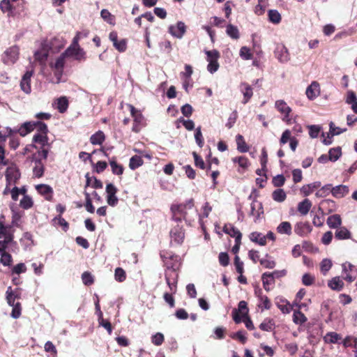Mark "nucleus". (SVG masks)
I'll return each mask as SVG.
<instances>
[{
  "label": "nucleus",
  "instance_id": "nucleus-4",
  "mask_svg": "<svg viewBox=\"0 0 357 357\" xmlns=\"http://www.w3.org/2000/svg\"><path fill=\"white\" fill-rule=\"evenodd\" d=\"M169 236L171 238L170 244L181 245L183 244L185 239V229L183 225L176 224L169 231Z\"/></svg>",
  "mask_w": 357,
  "mask_h": 357
},
{
  "label": "nucleus",
  "instance_id": "nucleus-38",
  "mask_svg": "<svg viewBox=\"0 0 357 357\" xmlns=\"http://www.w3.org/2000/svg\"><path fill=\"white\" fill-rule=\"evenodd\" d=\"M321 186L319 181L314 182L312 183L303 185L301 188V192L305 196H308L312 194L315 189L319 188Z\"/></svg>",
  "mask_w": 357,
  "mask_h": 357
},
{
  "label": "nucleus",
  "instance_id": "nucleus-59",
  "mask_svg": "<svg viewBox=\"0 0 357 357\" xmlns=\"http://www.w3.org/2000/svg\"><path fill=\"white\" fill-rule=\"evenodd\" d=\"M0 254L1 255L0 259L1 263L3 266H10L13 261L11 255L6 251H3V252H1Z\"/></svg>",
  "mask_w": 357,
  "mask_h": 357
},
{
  "label": "nucleus",
  "instance_id": "nucleus-1",
  "mask_svg": "<svg viewBox=\"0 0 357 357\" xmlns=\"http://www.w3.org/2000/svg\"><path fill=\"white\" fill-rule=\"evenodd\" d=\"M195 206V202L192 198L187 200L183 204H172L170 207L172 213V220L179 224L183 220H185L187 215V210L192 209Z\"/></svg>",
  "mask_w": 357,
  "mask_h": 357
},
{
  "label": "nucleus",
  "instance_id": "nucleus-35",
  "mask_svg": "<svg viewBox=\"0 0 357 357\" xmlns=\"http://www.w3.org/2000/svg\"><path fill=\"white\" fill-rule=\"evenodd\" d=\"M342 224V219L340 215L335 214L331 215L327 219V225L330 228L335 229L339 227Z\"/></svg>",
  "mask_w": 357,
  "mask_h": 357
},
{
  "label": "nucleus",
  "instance_id": "nucleus-37",
  "mask_svg": "<svg viewBox=\"0 0 357 357\" xmlns=\"http://www.w3.org/2000/svg\"><path fill=\"white\" fill-rule=\"evenodd\" d=\"M250 240L260 245H265L266 244V237L259 232L255 231L251 233Z\"/></svg>",
  "mask_w": 357,
  "mask_h": 357
},
{
  "label": "nucleus",
  "instance_id": "nucleus-41",
  "mask_svg": "<svg viewBox=\"0 0 357 357\" xmlns=\"http://www.w3.org/2000/svg\"><path fill=\"white\" fill-rule=\"evenodd\" d=\"M143 163H144V161H143V159L142 158V157L139 155H135L132 157H131V158L130 159L129 167L131 169L135 170L137 168L142 166L143 165Z\"/></svg>",
  "mask_w": 357,
  "mask_h": 357
},
{
  "label": "nucleus",
  "instance_id": "nucleus-14",
  "mask_svg": "<svg viewBox=\"0 0 357 357\" xmlns=\"http://www.w3.org/2000/svg\"><path fill=\"white\" fill-rule=\"evenodd\" d=\"M33 75V70H27L22 76L20 82V88L26 94L31 91V81Z\"/></svg>",
  "mask_w": 357,
  "mask_h": 357
},
{
  "label": "nucleus",
  "instance_id": "nucleus-32",
  "mask_svg": "<svg viewBox=\"0 0 357 357\" xmlns=\"http://www.w3.org/2000/svg\"><path fill=\"white\" fill-rule=\"evenodd\" d=\"M277 232L280 234H287L288 236H290L292 234V227L291 225L289 222H282L278 227H277Z\"/></svg>",
  "mask_w": 357,
  "mask_h": 357
},
{
  "label": "nucleus",
  "instance_id": "nucleus-7",
  "mask_svg": "<svg viewBox=\"0 0 357 357\" xmlns=\"http://www.w3.org/2000/svg\"><path fill=\"white\" fill-rule=\"evenodd\" d=\"M207 55L206 60L208 62L207 66V70L211 73H213L216 72L219 68L218 59L220 58V52L216 50L206 51Z\"/></svg>",
  "mask_w": 357,
  "mask_h": 357
},
{
  "label": "nucleus",
  "instance_id": "nucleus-29",
  "mask_svg": "<svg viewBox=\"0 0 357 357\" xmlns=\"http://www.w3.org/2000/svg\"><path fill=\"white\" fill-rule=\"evenodd\" d=\"M45 170L44 163L41 159H36L34 160V166L33 167V175L37 178H40L43 176Z\"/></svg>",
  "mask_w": 357,
  "mask_h": 357
},
{
  "label": "nucleus",
  "instance_id": "nucleus-11",
  "mask_svg": "<svg viewBox=\"0 0 357 357\" xmlns=\"http://www.w3.org/2000/svg\"><path fill=\"white\" fill-rule=\"evenodd\" d=\"M312 231V227L309 222H298L294 225V232L301 237L308 236Z\"/></svg>",
  "mask_w": 357,
  "mask_h": 357
},
{
  "label": "nucleus",
  "instance_id": "nucleus-43",
  "mask_svg": "<svg viewBox=\"0 0 357 357\" xmlns=\"http://www.w3.org/2000/svg\"><path fill=\"white\" fill-rule=\"evenodd\" d=\"M233 310H236L242 318L248 316L249 310L248 304L245 301H240L238 305V309H234Z\"/></svg>",
  "mask_w": 357,
  "mask_h": 357
},
{
  "label": "nucleus",
  "instance_id": "nucleus-31",
  "mask_svg": "<svg viewBox=\"0 0 357 357\" xmlns=\"http://www.w3.org/2000/svg\"><path fill=\"white\" fill-rule=\"evenodd\" d=\"M105 140V135L101 130H98L93 134L90 137V142L93 145H101Z\"/></svg>",
  "mask_w": 357,
  "mask_h": 357
},
{
  "label": "nucleus",
  "instance_id": "nucleus-28",
  "mask_svg": "<svg viewBox=\"0 0 357 357\" xmlns=\"http://www.w3.org/2000/svg\"><path fill=\"white\" fill-rule=\"evenodd\" d=\"M328 286L332 290L340 291L343 289L344 284L340 277H335L328 282Z\"/></svg>",
  "mask_w": 357,
  "mask_h": 357
},
{
  "label": "nucleus",
  "instance_id": "nucleus-36",
  "mask_svg": "<svg viewBox=\"0 0 357 357\" xmlns=\"http://www.w3.org/2000/svg\"><path fill=\"white\" fill-rule=\"evenodd\" d=\"M335 207L336 204L333 200L324 199L321 202L319 209H324L326 210L328 213H331L335 210Z\"/></svg>",
  "mask_w": 357,
  "mask_h": 357
},
{
  "label": "nucleus",
  "instance_id": "nucleus-23",
  "mask_svg": "<svg viewBox=\"0 0 357 357\" xmlns=\"http://www.w3.org/2000/svg\"><path fill=\"white\" fill-rule=\"evenodd\" d=\"M169 33L174 37L181 38L185 32V24H174L169 27Z\"/></svg>",
  "mask_w": 357,
  "mask_h": 357
},
{
  "label": "nucleus",
  "instance_id": "nucleus-19",
  "mask_svg": "<svg viewBox=\"0 0 357 357\" xmlns=\"http://www.w3.org/2000/svg\"><path fill=\"white\" fill-rule=\"evenodd\" d=\"M19 48L17 46H13L5 52L4 61L7 63H14L18 59Z\"/></svg>",
  "mask_w": 357,
  "mask_h": 357
},
{
  "label": "nucleus",
  "instance_id": "nucleus-24",
  "mask_svg": "<svg viewBox=\"0 0 357 357\" xmlns=\"http://www.w3.org/2000/svg\"><path fill=\"white\" fill-rule=\"evenodd\" d=\"M109 163L111 167L112 172L114 174L121 176L123 174L124 167L122 165L117 162L116 158L115 156L109 159Z\"/></svg>",
  "mask_w": 357,
  "mask_h": 357
},
{
  "label": "nucleus",
  "instance_id": "nucleus-47",
  "mask_svg": "<svg viewBox=\"0 0 357 357\" xmlns=\"http://www.w3.org/2000/svg\"><path fill=\"white\" fill-rule=\"evenodd\" d=\"M232 161L234 163H238L239 167H241L243 169H248V167H249V165H250L248 158L247 157L243 156V155L233 158Z\"/></svg>",
  "mask_w": 357,
  "mask_h": 357
},
{
  "label": "nucleus",
  "instance_id": "nucleus-10",
  "mask_svg": "<svg viewBox=\"0 0 357 357\" xmlns=\"http://www.w3.org/2000/svg\"><path fill=\"white\" fill-rule=\"evenodd\" d=\"M107 193V203L111 206H116L118 204L119 199L116 197L117 188L113 183H107L105 188Z\"/></svg>",
  "mask_w": 357,
  "mask_h": 357
},
{
  "label": "nucleus",
  "instance_id": "nucleus-54",
  "mask_svg": "<svg viewBox=\"0 0 357 357\" xmlns=\"http://www.w3.org/2000/svg\"><path fill=\"white\" fill-rule=\"evenodd\" d=\"M226 31L227 33L234 39H238L239 38V32L237 27L231 24L227 25Z\"/></svg>",
  "mask_w": 357,
  "mask_h": 357
},
{
  "label": "nucleus",
  "instance_id": "nucleus-64",
  "mask_svg": "<svg viewBox=\"0 0 357 357\" xmlns=\"http://www.w3.org/2000/svg\"><path fill=\"white\" fill-rule=\"evenodd\" d=\"M219 263L221 266L225 267L229 264V257L227 252H222L218 256Z\"/></svg>",
  "mask_w": 357,
  "mask_h": 357
},
{
  "label": "nucleus",
  "instance_id": "nucleus-50",
  "mask_svg": "<svg viewBox=\"0 0 357 357\" xmlns=\"http://www.w3.org/2000/svg\"><path fill=\"white\" fill-rule=\"evenodd\" d=\"M287 271L285 270L275 271L272 273H264V276H268L271 279V282H275V278H280L285 276Z\"/></svg>",
  "mask_w": 357,
  "mask_h": 357
},
{
  "label": "nucleus",
  "instance_id": "nucleus-40",
  "mask_svg": "<svg viewBox=\"0 0 357 357\" xmlns=\"http://www.w3.org/2000/svg\"><path fill=\"white\" fill-rule=\"evenodd\" d=\"M259 328L264 331L271 332L275 328V322L272 319L266 318L259 325Z\"/></svg>",
  "mask_w": 357,
  "mask_h": 357
},
{
  "label": "nucleus",
  "instance_id": "nucleus-20",
  "mask_svg": "<svg viewBox=\"0 0 357 357\" xmlns=\"http://www.w3.org/2000/svg\"><path fill=\"white\" fill-rule=\"evenodd\" d=\"M38 192L49 202L53 199V189L48 185L40 184L36 186Z\"/></svg>",
  "mask_w": 357,
  "mask_h": 357
},
{
  "label": "nucleus",
  "instance_id": "nucleus-5",
  "mask_svg": "<svg viewBox=\"0 0 357 357\" xmlns=\"http://www.w3.org/2000/svg\"><path fill=\"white\" fill-rule=\"evenodd\" d=\"M20 172L16 166H10L7 168L6 172L7 185L4 190V194H6L8 191H10L8 185H15L17 181L20 178Z\"/></svg>",
  "mask_w": 357,
  "mask_h": 357
},
{
  "label": "nucleus",
  "instance_id": "nucleus-30",
  "mask_svg": "<svg viewBox=\"0 0 357 357\" xmlns=\"http://www.w3.org/2000/svg\"><path fill=\"white\" fill-rule=\"evenodd\" d=\"M342 339V336L336 332H328L324 337V341L326 344H337Z\"/></svg>",
  "mask_w": 357,
  "mask_h": 357
},
{
  "label": "nucleus",
  "instance_id": "nucleus-33",
  "mask_svg": "<svg viewBox=\"0 0 357 357\" xmlns=\"http://www.w3.org/2000/svg\"><path fill=\"white\" fill-rule=\"evenodd\" d=\"M264 213L261 203L253 201L251 204V211L250 215L255 217L257 219Z\"/></svg>",
  "mask_w": 357,
  "mask_h": 357
},
{
  "label": "nucleus",
  "instance_id": "nucleus-21",
  "mask_svg": "<svg viewBox=\"0 0 357 357\" xmlns=\"http://www.w3.org/2000/svg\"><path fill=\"white\" fill-rule=\"evenodd\" d=\"M160 255L167 267V265H174V268L176 269L178 268V266H177L178 256L177 255H174L172 252H160Z\"/></svg>",
  "mask_w": 357,
  "mask_h": 357
},
{
  "label": "nucleus",
  "instance_id": "nucleus-44",
  "mask_svg": "<svg viewBox=\"0 0 357 357\" xmlns=\"http://www.w3.org/2000/svg\"><path fill=\"white\" fill-rule=\"evenodd\" d=\"M287 195L283 189L279 188L272 193V198L274 201L282 202L286 199Z\"/></svg>",
  "mask_w": 357,
  "mask_h": 357
},
{
  "label": "nucleus",
  "instance_id": "nucleus-45",
  "mask_svg": "<svg viewBox=\"0 0 357 357\" xmlns=\"http://www.w3.org/2000/svg\"><path fill=\"white\" fill-rule=\"evenodd\" d=\"M307 320V317L299 310H295L293 314V321L296 324H303Z\"/></svg>",
  "mask_w": 357,
  "mask_h": 357
},
{
  "label": "nucleus",
  "instance_id": "nucleus-15",
  "mask_svg": "<svg viewBox=\"0 0 357 357\" xmlns=\"http://www.w3.org/2000/svg\"><path fill=\"white\" fill-rule=\"evenodd\" d=\"M4 216L1 215L0 217V238L4 236H14L15 230L13 228V226L15 225V220L12 221V225H5L3 222Z\"/></svg>",
  "mask_w": 357,
  "mask_h": 357
},
{
  "label": "nucleus",
  "instance_id": "nucleus-58",
  "mask_svg": "<svg viewBox=\"0 0 357 357\" xmlns=\"http://www.w3.org/2000/svg\"><path fill=\"white\" fill-rule=\"evenodd\" d=\"M332 266V262L328 259H324L320 264L321 272L326 275V273L331 269Z\"/></svg>",
  "mask_w": 357,
  "mask_h": 357
},
{
  "label": "nucleus",
  "instance_id": "nucleus-46",
  "mask_svg": "<svg viewBox=\"0 0 357 357\" xmlns=\"http://www.w3.org/2000/svg\"><path fill=\"white\" fill-rule=\"evenodd\" d=\"M98 322L99 324L105 328L108 333L110 335L112 332V326L109 320L103 319V314L102 312H100V314H98Z\"/></svg>",
  "mask_w": 357,
  "mask_h": 357
},
{
  "label": "nucleus",
  "instance_id": "nucleus-51",
  "mask_svg": "<svg viewBox=\"0 0 357 357\" xmlns=\"http://www.w3.org/2000/svg\"><path fill=\"white\" fill-rule=\"evenodd\" d=\"M33 205V202L31 197L28 195H24L23 198L21 199L20 202V206L23 209H29L31 208Z\"/></svg>",
  "mask_w": 357,
  "mask_h": 357
},
{
  "label": "nucleus",
  "instance_id": "nucleus-17",
  "mask_svg": "<svg viewBox=\"0 0 357 357\" xmlns=\"http://www.w3.org/2000/svg\"><path fill=\"white\" fill-rule=\"evenodd\" d=\"M232 318L236 324L243 322L248 330L252 331L255 329V326L249 316L242 318L236 310H232Z\"/></svg>",
  "mask_w": 357,
  "mask_h": 357
},
{
  "label": "nucleus",
  "instance_id": "nucleus-13",
  "mask_svg": "<svg viewBox=\"0 0 357 357\" xmlns=\"http://www.w3.org/2000/svg\"><path fill=\"white\" fill-rule=\"evenodd\" d=\"M109 40L112 42L113 46L119 52H124L127 49V40L121 39L118 40V35L116 31H112L109 35Z\"/></svg>",
  "mask_w": 357,
  "mask_h": 357
},
{
  "label": "nucleus",
  "instance_id": "nucleus-3",
  "mask_svg": "<svg viewBox=\"0 0 357 357\" xmlns=\"http://www.w3.org/2000/svg\"><path fill=\"white\" fill-rule=\"evenodd\" d=\"M79 33L74 37L72 44L64 51L67 57H73L77 61H84L86 59V52L80 47L78 42Z\"/></svg>",
  "mask_w": 357,
  "mask_h": 357
},
{
  "label": "nucleus",
  "instance_id": "nucleus-56",
  "mask_svg": "<svg viewBox=\"0 0 357 357\" xmlns=\"http://www.w3.org/2000/svg\"><path fill=\"white\" fill-rule=\"evenodd\" d=\"M114 278L115 280L119 282L125 281L126 279V271L122 268H116L114 272Z\"/></svg>",
  "mask_w": 357,
  "mask_h": 357
},
{
  "label": "nucleus",
  "instance_id": "nucleus-8",
  "mask_svg": "<svg viewBox=\"0 0 357 357\" xmlns=\"http://www.w3.org/2000/svg\"><path fill=\"white\" fill-rule=\"evenodd\" d=\"M130 114L134 120L132 130L135 132H138L141 130L144 121V116L142 112L137 109L133 105H128Z\"/></svg>",
  "mask_w": 357,
  "mask_h": 357
},
{
  "label": "nucleus",
  "instance_id": "nucleus-25",
  "mask_svg": "<svg viewBox=\"0 0 357 357\" xmlns=\"http://www.w3.org/2000/svg\"><path fill=\"white\" fill-rule=\"evenodd\" d=\"M349 187L344 185H339L332 187V195L334 197L340 199L345 197L349 193Z\"/></svg>",
  "mask_w": 357,
  "mask_h": 357
},
{
  "label": "nucleus",
  "instance_id": "nucleus-27",
  "mask_svg": "<svg viewBox=\"0 0 357 357\" xmlns=\"http://www.w3.org/2000/svg\"><path fill=\"white\" fill-rule=\"evenodd\" d=\"M312 206V202L306 198L298 204L297 210L301 215H305L310 211Z\"/></svg>",
  "mask_w": 357,
  "mask_h": 357
},
{
  "label": "nucleus",
  "instance_id": "nucleus-61",
  "mask_svg": "<svg viewBox=\"0 0 357 357\" xmlns=\"http://www.w3.org/2000/svg\"><path fill=\"white\" fill-rule=\"evenodd\" d=\"M13 296V294L12 287H8L7 289V291L6 292V299L7 303L11 307L13 305H14L15 304H16V303H17V302H15V300L17 298H14Z\"/></svg>",
  "mask_w": 357,
  "mask_h": 357
},
{
  "label": "nucleus",
  "instance_id": "nucleus-34",
  "mask_svg": "<svg viewBox=\"0 0 357 357\" xmlns=\"http://www.w3.org/2000/svg\"><path fill=\"white\" fill-rule=\"evenodd\" d=\"M237 150L240 153H246L249 151V146L245 142L243 135L238 134L236 137Z\"/></svg>",
  "mask_w": 357,
  "mask_h": 357
},
{
  "label": "nucleus",
  "instance_id": "nucleus-2",
  "mask_svg": "<svg viewBox=\"0 0 357 357\" xmlns=\"http://www.w3.org/2000/svg\"><path fill=\"white\" fill-rule=\"evenodd\" d=\"M38 134H48L49 130L46 123L41 121H32L24 123L19 128V134L24 137L34 130Z\"/></svg>",
  "mask_w": 357,
  "mask_h": 357
},
{
  "label": "nucleus",
  "instance_id": "nucleus-57",
  "mask_svg": "<svg viewBox=\"0 0 357 357\" xmlns=\"http://www.w3.org/2000/svg\"><path fill=\"white\" fill-rule=\"evenodd\" d=\"M52 221L54 224L59 225L61 227H62L64 231H67L69 228V224L68 223V222L64 218H63L60 215L55 217L52 220Z\"/></svg>",
  "mask_w": 357,
  "mask_h": 357
},
{
  "label": "nucleus",
  "instance_id": "nucleus-62",
  "mask_svg": "<svg viewBox=\"0 0 357 357\" xmlns=\"http://www.w3.org/2000/svg\"><path fill=\"white\" fill-rule=\"evenodd\" d=\"M234 264L238 273L241 274L244 272V264L238 255H236L234 260Z\"/></svg>",
  "mask_w": 357,
  "mask_h": 357
},
{
  "label": "nucleus",
  "instance_id": "nucleus-42",
  "mask_svg": "<svg viewBox=\"0 0 357 357\" xmlns=\"http://www.w3.org/2000/svg\"><path fill=\"white\" fill-rule=\"evenodd\" d=\"M56 109L60 113L65 112L68 107V100L66 97L63 96L57 99Z\"/></svg>",
  "mask_w": 357,
  "mask_h": 357
},
{
  "label": "nucleus",
  "instance_id": "nucleus-16",
  "mask_svg": "<svg viewBox=\"0 0 357 357\" xmlns=\"http://www.w3.org/2000/svg\"><path fill=\"white\" fill-rule=\"evenodd\" d=\"M32 143L33 144V147L35 149H38L41 146H47L51 144L49 143V137L47 134L38 133H36L33 136Z\"/></svg>",
  "mask_w": 357,
  "mask_h": 357
},
{
  "label": "nucleus",
  "instance_id": "nucleus-26",
  "mask_svg": "<svg viewBox=\"0 0 357 357\" xmlns=\"http://www.w3.org/2000/svg\"><path fill=\"white\" fill-rule=\"evenodd\" d=\"M223 231L231 237H234L235 241L238 240V238L239 239L242 238L241 232L231 224L225 225L223 227Z\"/></svg>",
  "mask_w": 357,
  "mask_h": 357
},
{
  "label": "nucleus",
  "instance_id": "nucleus-53",
  "mask_svg": "<svg viewBox=\"0 0 357 357\" xmlns=\"http://www.w3.org/2000/svg\"><path fill=\"white\" fill-rule=\"evenodd\" d=\"M82 280L86 286H91L94 283V277L89 271H85L82 274Z\"/></svg>",
  "mask_w": 357,
  "mask_h": 357
},
{
  "label": "nucleus",
  "instance_id": "nucleus-52",
  "mask_svg": "<svg viewBox=\"0 0 357 357\" xmlns=\"http://www.w3.org/2000/svg\"><path fill=\"white\" fill-rule=\"evenodd\" d=\"M67 58L66 55L63 52L56 59L54 64V66H52L54 69H60L62 70L64 68L66 63V59Z\"/></svg>",
  "mask_w": 357,
  "mask_h": 357
},
{
  "label": "nucleus",
  "instance_id": "nucleus-18",
  "mask_svg": "<svg viewBox=\"0 0 357 357\" xmlns=\"http://www.w3.org/2000/svg\"><path fill=\"white\" fill-rule=\"evenodd\" d=\"M305 94L307 98L310 100H313L320 95V85L319 84L314 81L310 86H307Z\"/></svg>",
  "mask_w": 357,
  "mask_h": 357
},
{
  "label": "nucleus",
  "instance_id": "nucleus-48",
  "mask_svg": "<svg viewBox=\"0 0 357 357\" xmlns=\"http://www.w3.org/2000/svg\"><path fill=\"white\" fill-rule=\"evenodd\" d=\"M342 155V150L340 147L332 148L328 151L329 160L335 162L339 159Z\"/></svg>",
  "mask_w": 357,
  "mask_h": 357
},
{
  "label": "nucleus",
  "instance_id": "nucleus-49",
  "mask_svg": "<svg viewBox=\"0 0 357 357\" xmlns=\"http://www.w3.org/2000/svg\"><path fill=\"white\" fill-rule=\"evenodd\" d=\"M332 184L325 185L316 192V196L318 197H324L329 195V193L332 194Z\"/></svg>",
  "mask_w": 357,
  "mask_h": 357
},
{
  "label": "nucleus",
  "instance_id": "nucleus-39",
  "mask_svg": "<svg viewBox=\"0 0 357 357\" xmlns=\"http://www.w3.org/2000/svg\"><path fill=\"white\" fill-rule=\"evenodd\" d=\"M335 237L338 240L349 239L351 234L346 227H342L335 231Z\"/></svg>",
  "mask_w": 357,
  "mask_h": 357
},
{
  "label": "nucleus",
  "instance_id": "nucleus-6",
  "mask_svg": "<svg viewBox=\"0 0 357 357\" xmlns=\"http://www.w3.org/2000/svg\"><path fill=\"white\" fill-rule=\"evenodd\" d=\"M168 271L165 273V280L171 291L173 294L176 292V285L178 275L174 265H167Z\"/></svg>",
  "mask_w": 357,
  "mask_h": 357
},
{
  "label": "nucleus",
  "instance_id": "nucleus-55",
  "mask_svg": "<svg viewBox=\"0 0 357 357\" xmlns=\"http://www.w3.org/2000/svg\"><path fill=\"white\" fill-rule=\"evenodd\" d=\"M22 314V305L20 302L12 306L11 317L14 319H18Z\"/></svg>",
  "mask_w": 357,
  "mask_h": 357
},
{
  "label": "nucleus",
  "instance_id": "nucleus-12",
  "mask_svg": "<svg viewBox=\"0 0 357 357\" xmlns=\"http://www.w3.org/2000/svg\"><path fill=\"white\" fill-rule=\"evenodd\" d=\"M274 54L275 56L282 63L287 62L290 59L287 48L282 43L276 45Z\"/></svg>",
  "mask_w": 357,
  "mask_h": 357
},
{
  "label": "nucleus",
  "instance_id": "nucleus-22",
  "mask_svg": "<svg viewBox=\"0 0 357 357\" xmlns=\"http://www.w3.org/2000/svg\"><path fill=\"white\" fill-rule=\"evenodd\" d=\"M240 90L243 95L242 102L248 103L253 96L252 87L247 82H242L240 85Z\"/></svg>",
  "mask_w": 357,
  "mask_h": 357
},
{
  "label": "nucleus",
  "instance_id": "nucleus-60",
  "mask_svg": "<svg viewBox=\"0 0 357 357\" xmlns=\"http://www.w3.org/2000/svg\"><path fill=\"white\" fill-rule=\"evenodd\" d=\"M164 341L165 337L161 333H157L151 337V342L155 346H160Z\"/></svg>",
  "mask_w": 357,
  "mask_h": 357
},
{
  "label": "nucleus",
  "instance_id": "nucleus-9",
  "mask_svg": "<svg viewBox=\"0 0 357 357\" xmlns=\"http://www.w3.org/2000/svg\"><path fill=\"white\" fill-rule=\"evenodd\" d=\"M275 106L277 110L284 115L282 121L286 122L288 125L291 124L293 122L289 117L291 109L287 105V104L284 100H279L275 102Z\"/></svg>",
  "mask_w": 357,
  "mask_h": 357
},
{
  "label": "nucleus",
  "instance_id": "nucleus-63",
  "mask_svg": "<svg viewBox=\"0 0 357 357\" xmlns=\"http://www.w3.org/2000/svg\"><path fill=\"white\" fill-rule=\"evenodd\" d=\"M93 170L100 174L103 172L107 167V163L105 161H98L96 164L93 163Z\"/></svg>",
  "mask_w": 357,
  "mask_h": 357
}]
</instances>
